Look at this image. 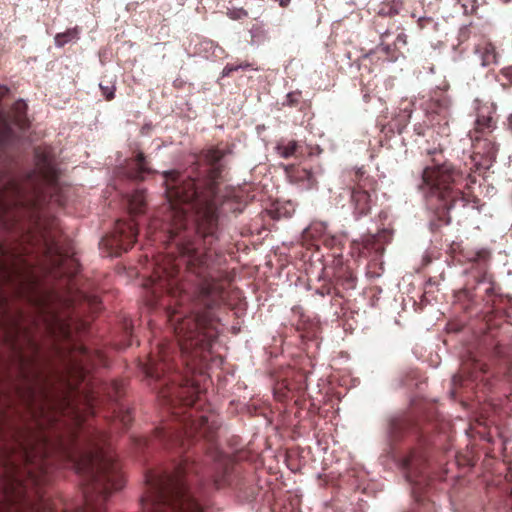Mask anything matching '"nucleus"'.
Segmentation results:
<instances>
[{"instance_id":"f257e3e1","label":"nucleus","mask_w":512,"mask_h":512,"mask_svg":"<svg viewBox=\"0 0 512 512\" xmlns=\"http://www.w3.org/2000/svg\"><path fill=\"white\" fill-rule=\"evenodd\" d=\"M31 250L42 254L47 273L65 282L68 295L45 289L32 271L8 263L0 245V281L11 284L26 301L30 315L12 309L0 295V344L10 353L22 385L14 394L0 384V485L8 512H106L104 503L121 489L124 477L106 450V432L86 425L75 405L83 398L96 413L104 398L127 429L128 409L118 403L120 381L95 386L91 369L106 365L100 350H90L74 338L75 302L88 299L96 311L97 297L73 291L78 262L60 245L58 232L37 221L30 231Z\"/></svg>"},{"instance_id":"f03ea898","label":"nucleus","mask_w":512,"mask_h":512,"mask_svg":"<svg viewBox=\"0 0 512 512\" xmlns=\"http://www.w3.org/2000/svg\"><path fill=\"white\" fill-rule=\"evenodd\" d=\"M475 181L470 173L465 177L452 164L443 163L423 169L418 189L425 197L427 208L435 213L442 224H449L450 209L458 200L464 201L462 187H469V183Z\"/></svg>"},{"instance_id":"7ed1b4c3","label":"nucleus","mask_w":512,"mask_h":512,"mask_svg":"<svg viewBox=\"0 0 512 512\" xmlns=\"http://www.w3.org/2000/svg\"><path fill=\"white\" fill-rule=\"evenodd\" d=\"M468 263H471L472 269L475 272L474 278L477 282L475 290L476 296H480L490 308L485 313L484 320L487 328L485 343L491 349L494 356L502 358L505 357V348L496 340V335L493 331L499 328L503 321V314L501 312L500 303L503 301L501 294L497 292L496 283L493 275L488 272L491 262V252L488 249L482 248L479 250H471L464 256Z\"/></svg>"},{"instance_id":"20e7f679","label":"nucleus","mask_w":512,"mask_h":512,"mask_svg":"<svg viewBox=\"0 0 512 512\" xmlns=\"http://www.w3.org/2000/svg\"><path fill=\"white\" fill-rule=\"evenodd\" d=\"M353 186L351 188L350 203L356 219L370 213L372 207L371 192L376 191L377 181L367 175L363 168H358L351 175Z\"/></svg>"},{"instance_id":"39448f33","label":"nucleus","mask_w":512,"mask_h":512,"mask_svg":"<svg viewBox=\"0 0 512 512\" xmlns=\"http://www.w3.org/2000/svg\"><path fill=\"white\" fill-rule=\"evenodd\" d=\"M137 236L138 224L133 219H119L113 231L102 238L101 245L107 248L110 256H119L133 247Z\"/></svg>"},{"instance_id":"423d86ee","label":"nucleus","mask_w":512,"mask_h":512,"mask_svg":"<svg viewBox=\"0 0 512 512\" xmlns=\"http://www.w3.org/2000/svg\"><path fill=\"white\" fill-rule=\"evenodd\" d=\"M27 104L17 100L6 114L0 111V149L6 148L16 138L13 126L23 130L28 127Z\"/></svg>"},{"instance_id":"0eeeda50","label":"nucleus","mask_w":512,"mask_h":512,"mask_svg":"<svg viewBox=\"0 0 512 512\" xmlns=\"http://www.w3.org/2000/svg\"><path fill=\"white\" fill-rule=\"evenodd\" d=\"M426 467L427 456L422 450L412 451L403 461L406 479L414 486L413 494L418 502H423L420 495H417V493L418 490H422L423 485L427 483L428 476L426 474Z\"/></svg>"},{"instance_id":"6e6552de","label":"nucleus","mask_w":512,"mask_h":512,"mask_svg":"<svg viewBox=\"0 0 512 512\" xmlns=\"http://www.w3.org/2000/svg\"><path fill=\"white\" fill-rule=\"evenodd\" d=\"M22 186L8 171L0 170V222L6 213L22 200Z\"/></svg>"},{"instance_id":"1a4fd4ad","label":"nucleus","mask_w":512,"mask_h":512,"mask_svg":"<svg viewBox=\"0 0 512 512\" xmlns=\"http://www.w3.org/2000/svg\"><path fill=\"white\" fill-rule=\"evenodd\" d=\"M35 173L47 184H54L58 172L51 152L46 148L37 147L34 150Z\"/></svg>"},{"instance_id":"9d476101","label":"nucleus","mask_w":512,"mask_h":512,"mask_svg":"<svg viewBox=\"0 0 512 512\" xmlns=\"http://www.w3.org/2000/svg\"><path fill=\"white\" fill-rule=\"evenodd\" d=\"M285 173L289 182L302 190H312L318 186L317 177L310 169L297 165H288L285 167Z\"/></svg>"},{"instance_id":"9b49d317","label":"nucleus","mask_w":512,"mask_h":512,"mask_svg":"<svg viewBox=\"0 0 512 512\" xmlns=\"http://www.w3.org/2000/svg\"><path fill=\"white\" fill-rule=\"evenodd\" d=\"M487 371V364L482 362L472 352H469L467 358L463 360L460 373L453 377V382L456 383L462 378L476 380L478 376Z\"/></svg>"},{"instance_id":"f8f14e48","label":"nucleus","mask_w":512,"mask_h":512,"mask_svg":"<svg viewBox=\"0 0 512 512\" xmlns=\"http://www.w3.org/2000/svg\"><path fill=\"white\" fill-rule=\"evenodd\" d=\"M152 172L153 171L148 166V161L142 152H138L134 158L129 159L126 167L123 169V173L126 178L136 181L143 180L144 174H150Z\"/></svg>"},{"instance_id":"ddd939ff","label":"nucleus","mask_w":512,"mask_h":512,"mask_svg":"<svg viewBox=\"0 0 512 512\" xmlns=\"http://www.w3.org/2000/svg\"><path fill=\"white\" fill-rule=\"evenodd\" d=\"M496 128V121L491 115L479 112L475 120L474 129L469 132L470 139H479L481 136H491Z\"/></svg>"},{"instance_id":"4468645a","label":"nucleus","mask_w":512,"mask_h":512,"mask_svg":"<svg viewBox=\"0 0 512 512\" xmlns=\"http://www.w3.org/2000/svg\"><path fill=\"white\" fill-rule=\"evenodd\" d=\"M474 152L486 158L492 159L496 156L498 148L490 136H481L479 139H471Z\"/></svg>"},{"instance_id":"2eb2a0df","label":"nucleus","mask_w":512,"mask_h":512,"mask_svg":"<svg viewBox=\"0 0 512 512\" xmlns=\"http://www.w3.org/2000/svg\"><path fill=\"white\" fill-rule=\"evenodd\" d=\"M146 207V195L144 190L134 191L128 198V209L131 215L144 213Z\"/></svg>"},{"instance_id":"dca6fc26","label":"nucleus","mask_w":512,"mask_h":512,"mask_svg":"<svg viewBox=\"0 0 512 512\" xmlns=\"http://www.w3.org/2000/svg\"><path fill=\"white\" fill-rule=\"evenodd\" d=\"M79 33L80 30L77 26L69 28L65 32L57 33L54 37L55 45L61 48L69 42L77 41L79 39Z\"/></svg>"},{"instance_id":"f3484780","label":"nucleus","mask_w":512,"mask_h":512,"mask_svg":"<svg viewBox=\"0 0 512 512\" xmlns=\"http://www.w3.org/2000/svg\"><path fill=\"white\" fill-rule=\"evenodd\" d=\"M299 144L295 140H290L287 143L283 141L279 142L276 146V151L279 156L283 158H289L292 156H297L299 154Z\"/></svg>"},{"instance_id":"a211bd4d","label":"nucleus","mask_w":512,"mask_h":512,"mask_svg":"<svg viewBox=\"0 0 512 512\" xmlns=\"http://www.w3.org/2000/svg\"><path fill=\"white\" fill-rule=\"evenodd\" d=\"M337 283L344 289H354L356 286V276L351 270L345 269L337 276Z\"/></svg>"},{"instance_id":"6ab92c4d","label":"nucleus","mask_w":512,"mask_h":512,"mask_svg":"<svg viewBox=\"0 0 512 512\" xmlns=\"http://www.w3.org/2000/svg\"><path fill=\"white\" fill-rule=\"evenodd\" d=\"M364 248L367 250L374 251L378 254H382L384 252V247L382 244H379L377 241V237L374 234H369L364 238Z\"/></svg>"},{"instance_id":"aec40b11","label":"nucleus","mask_w":512,"mask_h":512,"mask_svg":"<svg viewBox=\"0 0 512 512\" xmlns=\"http://www.w3.org/2000/svg\"><path fill=\"white\" fill-rule=\"evenodd\" d=\"M483 62L489 65L497 62V52L492 44H487L484 48Z\"/></svg>"},{"instance_id":"412c9836","label":"nucleus","mask_w":512,"mask_h":512,"mask_svg":"<svg viewBox=\"0 0 512 512\" xmlns=\"http://www.w3.org/2000/svg\"><path fill=\"white\" fill-rule=\"evenodd\" d=\"M251 66L250 63L248 62H242L240 64H230L228 63L224 68H223V71H222V77H229L231 76V74L235 71H238L240 69L242 70H246L248 69L249 67Z\"/></svg>"},{"instance_id":"4be33fe9","label":"nucleus","mask_w":512,"mask_h":512,"mask_svg":"<svg viewBox=\"0 0 512 512\" xmlns=\"http://www.w3.org/2000/svg\"><path fill=\"white\" fill-rule=\"evenodd\" d=\"M503 87L512 86V66L501 69L499 73V79Z\"/></svg>"},{"instance_id":"5701e85b","label":"nucleus","mask_w":512,"mask_h":512,"mask_svg":"<svg viewBox=\"0 0 512 512\" xmlns=\"http://www.w3.org/2000/svg\"><path fill=\"white\" fill-rule=\"evenodd\" d=\"M315 293L322 297L331 294H334L337 297H343L340 291L335 287H332L329 283L323 284L321 287L316 289Z\"/></svg>"},{"instance_id":"b1692460","label":"nucleus","mask_w":512,"mask_h":512,"mask_svg":"<svg viewBox=\"0 0 512 512\" xmlns=\"http://www.w3.org/2000/svg\"><path fill=\"white\" fill-rule=\"evenodd\" d=\"M449 107V101L446 97H442L441 99H436L432 101L431 108L437 114H440L446 111Z\"/></svg>"},{"instance_id":"393cba45","label":"nucleus","mask_w":512,"mask_h":512,"mask_svg":"<svg viewBox=\"0 0 512 512\" xmlns=\"http://www.w3.org/2000/svg\"><path fill=\"white\" fill-rule=\"evenodd\" d=\"M102 95L105 97L107 101H111L115 97L116 87L114 84L104 85L103 83L99 84Z\"/></svg>"},{"instance_id":"a878e982","label":"nucleus","mask_w":512,"mask_h":512,"mask_svg":"<svg viewBox=\"0 0 512 512\" xmlns=\"http://www.w3.org/2000/svg\"><path fill=\"white\" fill-rule=\"evenodd\" d=\"M300 100H301V92H299V91L290 92L286 96L285 104L290 107H296L300 103Z\"/></svg>"},{"instance_id":"bb28decb","label":"nucleus","mask_w":512,"mask_h":512,"mask_svg":"<svg viewBox=\"0 0 512 512\" xmlns=\"http://www.w3.org/2000/svg\"><path fill=\"white\" fill-rule=\"evenodd\" d=\"M377 237V241L379 244H382V247L390 240V232L386 229L379 231L377 234H374Z\"/></svg>"},{"instance_id":"cd10ccee","label":"nucleus","mask_w":512,"mask_h":512,"mask_svg":"<svg viewBox=\"0 0 512 512\" xmlns=\"http://www.w3.org/2000/svg\"><path fill=\"white\" fill-rule=\"evenodd\" d=\"M228 15L233 20L242 19L244 17H247L248 13L244 9H235V10H229Z\"/></svg>"},{"instance_id":"c85d7f7f","label":"nucleus","mask_w":512,"mask_h":512,"mask_svg":"<svg viewBox=\"0 0 512 512\" xmlns=\"http://www.w3.org/2000/svg\"><path fill=\"white\" fill-rule=\"evenodd\" d=\"M123 328H124L125 336L131 337L132 331H133V326H132L131 320L125 319L124 323H123Z\"/></svg>"},{"instance_id":"c756f323","label":"nucleus","mask_w":512,"mask_h":512,"mask_svg":"<svg viewBox=\"0 0 512 512\" xmlns=\"http://www.w3.org/2000/svg\"><path fill=\"white\" fill-rule=\"evenodd\" d=\"M426 21H430V19H426V18H419L418 21H417V24H418V27L419 29H423L424 26H425V22Z\"/></svg>"},{"instance_id":"7c9ffc66","label":"nucleus","mask_w":512,"mask_h":512,"mask_svg":"<svg viewBox=\"0 0 512 512\" xmlns=\"http://www.w3.org/2000/svg\"><path fill=\"white\" fill-rule=\"evenodd\" d=\"M506 126L512 132V113L507 118Z\"/></svg>"},{"instance_id":"2f4dec72","label":"nucleus","mask_w":512,"mask_h":512,"mask_svg":"<svg viewBox=\"0 0 512 512\" xmlns=\"http://www.w3.org/2000/svg\"><path fill=\"white\" fill-rule=\"evenodd\" d=\"M423 505L426 506V509L428 510V512H435V506L433 503H427L425 504L423 502Z\"/></svg>"},{"instance_id":"473e14b6","label":"nucleus","mask_w":512,"mask_h":512,"mask_svg":"<svg viewBox=\"0 0 512 512\" xmlns=\"http://www.w3.org/2000/svg\"><path fill=\"white\" fill-rule=\"evenodd\" d=\"M138 445L148 446L149 440L146 438H141V439H139Z\"/></svg>"},{"instance_id":"72a5a7b5","label":"nucleus","mask_w":512,"mask_h":512,"mask_svg":"<svg viewBox=\"0 0 512 512\" xmlns=\"http://www.w3.org/2000/svg\"><path fill=\"white\" fill-rule=\"evenodd\" d=\"M228 484H213V486L216 488V489H220V488H223L225 486H227Z\"/></svg>"},{"instance_id":"f704fd0d","label":"nucleus","mask_w":512,"mask_h":512,"mask_svg":"<svg viewBox=\"0 0 512 512\" xmlns=\"http://www.w3.org/2000/svg\"><path fill=\"white\" fill-rule=\"evenodd\" d=\"M463 293H464L467 297L472 298V296L470 295L469 290L464 289V290H463Z\"/></svg>"}]
</instances>
